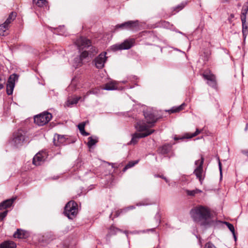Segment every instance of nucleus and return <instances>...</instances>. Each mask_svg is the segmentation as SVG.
Segmentation results:
<instances>
[{
  "instance_id": "3c124183",
  "label": "nucleus",
  "mask_w": 248,
  "mask_h": 248,
  "mask_svg": "<svg viewBox=\"0 0 248 248\" xmlns=\"http://www.w3.org/2000/svg\"><path fill=\"white\" fill-rule=\"evenodd\" d=\"M165 23L166 24H169V23H167V22H165Z\"/></svg>"
},
{
  "instance_id": "ea45409f",
  "label": "nucleus",
  "mask_w": 248,
  "mask_h": 248,
  "mask_svg": "<svg viewBox=\"0 0 248 248\" xmlns=\"http://www.w3.org/2000/svg\"><path fill=\"white\" fill-rule=\"evenodd\" d=\"M156 177H159L162 178L163 179H164L166 181V183H168L169 182V180L167 178H166L165 177L163 176V175H156Z\"/></svg>"
},
{
  "instance_id": "0eeeda50",
  "label": "nucleus",
  "mask_w": 248,
  "mask_h": 248,
  "mask_svg": "<svg viewBox=\"0 0 248 248\" xmlns=\"http://www.w3.org/2000/svg\"><path fill=\"white\" fill-rule=\"evenodd\" d=\"M204 161V158L202 156H201V159L198 160H196L195 162V165L196 166V167L194 171V173L196 176L197 178L199 179L201 184H202V181L203 180L204 178L202 177L203 174V163Z\"/></svg>"
},
{
  "instance_id": "a19ab883",
  "label": "nucleus",
  "mask_w": 248,
  "mask_h": 248,
  "mask_svg": "<svg viewBox=\"0 0 248 248\" xmlns=\"http://www.w3.org/2000/svg\"><path fill=\"white\" fill-rule=\"evenodd\" d=\"M218 159V166H219V171H220V175L222 176L221 164L219 159Z\"/></svg>"
},
{
  "instance_id": "39448f33",
  "label": "nucleus",
  "mask_w": 248,
  "mask_h": 248,
  "mask_svg": "<svg viewBox=\"0 0 248 248\" xmlns=\"http://www.w3.org/2000/svg\"><path fill=\"white\" fill-rule=\"evenodd\" d=\"M52 118V115L48 112H43L34 117V123L39 126H43L48 123Z\"/></svg>"
},
{
  "instance_id": "37998d69",
  "label": "nucleus",
  "mask_w": 248,
  "mask_h": 248,
  "mask_svg": "<svg viewBox=\"0 0 248 248\" xmlns=\"http://www.w3.org/2000/svg\"><path fill=\"white\" fill-rule=\"evenodd\" d=\"M185 6V5L183 3H182L181 5H179L177 8H179L180 7V9L179 10H181L182 9L183 7H184V6Z\"/></svg>"
},
{
  "instance_id": "9b49d317",
  "label": "nucleus",
  "mask_w": 248,
  "mask_h": 248,
  "mask_svg": "<svg viewBox=\"0 0 248 248\" xmlns=\"http://www.w3.org/2000/svg\"><path fill=\"white\" fill-rule=\"evenodd\" d=\"M144 115L147 123L149 124L147 125L148 126V128H149L150 127L153 126L156 122L157 118L154 113L150 110H147L144 112Z\"/></svg>"
},
{
  "instance_id": "aec40b11",
  "label": "nucleus",
  "mask_w": 248,
  "mask_h": 248,
  "mask_svg": "<svg viewBox=\"0 0 248 248\" xmlns=\"http://www.w3.org/2000/svg\"><path fill=\"white\" fill-rule=\"evenodd\" d=\"M16 244L11 241H5L3 243L0 244V248H16Z\"/></svg>"
},
{
  "instance_id": "f3484780",
  "label": "nucleus",
  "mask_w": 248,
  "mask_h": 248,
  "mask_svg": "<svg viewBox=\"0 0 248 248\" xmlns=\"http://www.w3.org/2000/svg\"><path fill=\"white\" fill-rule=\"evenodd\" d=\"M15 199H10L0 203V210L5 209L12 206Z\"/></svg>"
},
{
  "instance_id": "f8f14e48",
  "label": "nucleus",
  "mask_w": 248,
  "mask_h": 248,
  "mask_svg": "<svg viewBox=\"0 0 248 248\" xmlns=\"http://www.w3.org/2000/svg\"><path fill=\"white\" fill-rule=\"evenodd\" d=\"M138 26V21H128L121 24L117 25L116 28L125 29L127 30H134Z\"/></svg>"
},
{
  "instance_id": "b1692460",
  "label": "nucleus",
  "mask_w": 248,
  "mask_h": 248,
  "mask_svg": "<svg viewBox=\"0 0 248 248\" xmlns=\"http://www.w3.org/2000/svg\"><path fill=\"white\" fill-rule=\"evenodd\" d=\"M78 86V81L76 79H73L70 85L68 87L67 90L68 91H75L77 90L78 89V87H77Z\"/></svg>"
},
{
  "instance_id": "f03ea898",
  "label": "nucleus",
  "mask_w": 248,
  "mask_h": 248,
  "mask_svg": "<svg viewBox=\"0 0 248 248\" xmlns=\"http://www.w3.org/2000/svg\"><path fill=\"white\" fill-rule=\"evenodd\" d=\"M75 44L79 50L84 49L79 57L74 59L75 66L78 67L81 65L82 61L89 57L91 58L94 54L97 53L96 48L91 45V42L84 37H79L75 42Z\"/></svg>"
},
{
  "instance_id": "bb28decb",
  "label": "nucleus",
  "mask_w": 248,
  "mask_h": 248,
  "mask_svg": "<svg viewBox=\"0 0 248 248\" xmlns=\"http://www.w3.org/2000/svg\"><path fill=\"white\" fill-rule=\"evenodd\" d=\"M16 12H13L11 13L4 23L9 26V25L16 18Z\"/></svg>"
},
{
  "instance_id": "c03bdc74",
  "label": "nucleus",
  "mask_w": 248,
  "mask_h": 248,
  "mask_svg": "<svg viewBox=\"0 0 248 248\" xmlns=\"http://www.w3.org/2000/svg\"><path fill=\"white\" fill-rule=\"evenodd\" d=\"M232 235H233V238H234V239L235 241H236V240H237V238H236V236L235 234V232H234V233H232Z\"/></svg>"
},
{
  "instance_id": "c85d7f7f",
  "label": "nucleus",
  "mask_w": 248,
  "mask_h": 248,
  "mask_svg": "<svg viewBox=\"0 0 248 248\" xmlns=\"http://www.w3.org/2000/svg\"><path fill=\"white\" fill-rule=\"evenodd\" d=\"M248 11V2H246L243 6L241 16V19L245 17L246 19V15Z\"/></svg>"
},
{
  "instance_id": "c756f323",
  "label": "nucleus",
  "mask_w": 248,
  "mask_h": 248,
  "mask_svg": "<svg viewBox=\"0 0 248 248\" xmlns=\"http://www.w3.org/2000/svg\"><path fill=\"white\" fill-rule=\"evenodd\" d=\"M186 193L188 196H194L196 194L202 192V191L199 189H195L192 190H186Z\"/></svg>"
},
{
  "instance_id": "20e7f679",
  "label": "nucleus",
  "mask_w": 248,
  "mask_h": 248,
  "mask_svg": "<svg viewBox=\"0 0 248 248\" xmlns=\"http://www.w3.org/2000/svg\"><path fill=\"white\" fill-rule=\"evenodd\" d=\"M78 213V205L74 201L69 202L64 208V214L68 218L72 219Z\"/></svg>"
},
{
  "instance_id": "f704fd0d",
  "label": "nucleus",
  "mask_w": 248,
  "mask_h": 248,
  "mask_svg": "<svg viewBox=\"0 0 248 248\" xmlns=\"http://www.w3.org/2000/svg\"><path fill=\"white\" fill-rule=\"evenodd\" d=\"M223 223L225 224L228 229L230 230V231L232 232V233H234V232H235L234 226L232 224L230 223L229 222L224 221L223 222Z\"/></svg>"
},
{
  "instance_id": "2f4dec72",
  "label": "nucleus",
  "mask_w": 248,
  "mask_h": 248,
  "mask_svg": "<svg viewBox=\"0 0 248 248\" xmlns=\"http://www.w3.org/2000/svg\"><path fill=\"white\" fill-rule=\"evenodd\" d=\"M138 163V160L129 162L123 169V171H125L127 169L134 166Z\"/></svg>"
},
{
  "instance_id": "4c0bfd02",
  "label": "nucleus",
  "mask_w": 248,
  "mask_h": 248,
  "mask_svg": "<svg viewBox=\"0 0 248 248\" xmlns=\"http://www.w3.org/2000/svg\"><path fill=\"white\" fill-rule=\"evenodd\" d=\"M5 83V78L0 76V89L3 88V84Z\"/></svg>"
},
{
  "instance_id": "e433bc0d",
  "label": "nucleus",
  "mask_w": 248,
  "mask_h": 248,
  "mask_svg": "<svg viewBox=\"0 0 248 248\" xmlns=\"http://www.w3.org/2000/svg\"><path fill=\"white\" fill-rule=\"evenodd\" d=\"M85 126V123L84 122L78 124V127L79 129V130L80 133H81L82 132H83L85 130H84Z\"/></svg>"
},
{
  "instance_id": "393cba45",
  "label": "nucleus",
  "mask_w": 248,
  "mask_h": 248,
  "mask_svg": "<svg viewBox=\"0 0 248 248\" xmlns=\"http://www.w3.org/2000/svg\"><path fill=\"white\" fill-rule=\"evenodd\" d=\"M88 140L87 145L89 148H91L98 142V138L96 137H90Z\"/></svg>"
},
{
  "instance_id": "412c9836",
  "label": "nucleus",
  "mask_w": 248,
  "mask_h": 248,
  "mask_svg": "<svg viewBox=\"0 0 248 248\" xmlns=\"http://www.w3.org/2000/svg\"><path fill=\"white\" fill-rule=\"evenodd\" d=\"M241 21L242 22V32L243 37L245 39L246 37V36L247 35L248 33V25L246 23V19H245V17H243L242 19H241Z\"/></svg>"
},
{
  "instance_id": "423d86ee",
  "label": "nucleus",
  "mask_w": 248,
  "mask_h": 248,
  "mask_svg": "<svg viewBox=\"0 0 248 248\" xmlns=\"http://www.w3.org/2000/svg\"><path fill=\"white\" fill-rule=\"evenodd\" d=\"M24 140L25 133L24 131L21 130H18L14 133L13 138L10 142L12 145L18 147L22 145Z\"/></svg>"
},
{
  "instance_id": "a878e982",
  "label": "nucleus",
  "mask_w": 248,
  "mask_h": 248,
  "mask_svg": "<svg viewBox=\"0 0 248 248\" xmlns=\"http://www.w3.org/2000/svg\"><path fill=\"white\" fill-rule=\"evenodd\" d=\"M9 26L5 23L0 25V35L2 36L6 35L7 34V31L8 29Z\"/></svg>"
},
{
  "instance_id": "4be33fe9",
  "label": "nucleus",
  "mask_w": 248,
  "mask_h": 248,
  "mask_svg": "<svg viewBox=\"0 0 248 248\" xmlns=\"http://www.w3.org/2000/svg\"><path fill=\"white\" fill-rule=\"evenodd\" d=\"M171 147V146L169 144L164 145L158 149V153L162 155L167 154L170 151Z\"/></svg>"
},
{
  "instance_id": "79ce46f5",
  "label": "nucleus",
  "mask_w": 248,
  "mask_h": 248,
  "mask_svg": "<svg viewBox=\"0 0 248 248\" xmlns=\"http://www.w3.org/2000/svg\"><path fill=\"white\" fill-rule=\"evenodd\" d=\"M81 134V135H82L83 136H87L89 135V133L88 132H86L85 130L83 132H82Z\"/></svg>"
},
{
  "instance_id": "de8ad7c7",
  "label": "nucleus",
  "mask_w": 248,
  "mask_h": 248,
  "mask_svg": "<svg viewBox=\"0 0 248 248\" xmlns=\"http://www.w3.org/2000/svg\"><path fill=\"white\" fill-rule=\"evenodd\" d=\"M246 155L248 156V151L246 152Z\"/></svg>"
},
{
  "instance_id": "7ed1b4c3",
  "label": "nucleus",
  "mask_w": 248,
  "mask_h": 248,
  "mask_svg": "<svg viewBox=\"0 0 248 248\" xmlns=\"http://www.w3.org/2000/svg\"><path fill=\"white\" fill-rule=\"evenodd\" d=\"M135 128L140 133H135L132 135V139L129 144H136L140 139L146 137L154 132V130L150 129L148 126L142 121H138L135 125Z\"/></svg>"
},
{
  "instance_id": "473e14b6",
  "label": "nucleus",
  "mask_w": 248,
  "mask_h": 248,
  "mask_svg": "<svg viewBox=\"0 0 248 248\" xmlns=\"http://www.w3.org/2000/svg\"><path fill=\"white\" fill-rule=\"evenodd\" d=\"M185 106V104L183 103L181 105H180V106H179L178 107L172 108L170 111L172 113L179 112L184 108V107Z\"/></svg>"
},
{
  "instance_id": "1a4fd4ad",
  "label": "nucleus",
  "mask_w": 248,
  "mask_h": 248,
  "mask_svg": "<svg viewBox=\"0 0 248 248\" xmlns=\"http://www.w3.org/2000/svg\"><path fill=\"white\" fill-rule=\"evenodd\" d=\"M106 54V52L101 53L94 59L93 62L97 68L102 69L104 67L107 59Z\"/></svg>"
},
{
  "instance_id": "7c9ffc66",
  "label": "nucleus",
  "mask_w": 248,
  "mask_h": 248,
  "mask_svg": "<svg viewBox=\"0 0 248 248\" xmlns=\"http://www.w3.org/2000/svg\"><path fill=\"white\" fill-rule=\"evenodd\" d=\"M33 4L38 7H43L46 4V0H32Z\"/></svg>"
},
{
  "instance_id": "6e6552de",
  "label": "nucleus",
  "mask_w": 248,
  "mask_h": 248,
  "mask_svg": "<svg viewBox=\"0 0 248 248\" xmlns=\"http://www.w3.org/2000/svg\"><path fill=\"white\" fill-rule=\"evenodd\" d=\"M134 43L135 39H130L126 40L121 44L112 46L111 48L113 50L128 49L134 45Z\"/></svg>"
},
{
  "instance_id": "ddd939ff",
  "label": "nucleus",
  "mask_w": 248,
  "mask_h": 248,
  "mask_svg": "<svg viewBox=\"0 0 248 248\" xmlns=\"http://www.w3.org/2000/svg\"><path fill=\"white\" fill-rule=\"evenodd\" d=\"M46 159V154L45 152H39L33 158L32 163L35 166L41 165Z\"/></svg>"
},
{
  "instance_id": "2eb2a0df",
  "label": "nucleus",
  "mask_w": 248,
  "mask_h": 248,
  "mask_svg": "<svg viewBox=\"0 0 248 248\" xmlns=\"http://www.w3.org/2000/svg\"><path fill=\"white\" fill-rule=\"evenodd\" d=\"M53 142L56 146H61L69 143V141H67V139L63 135L55 134L53 138Z\"/></svg>"
},
{
  "instance_id": "f257e3e1",
  "label": "nucleus",
  "mask_w": 248,
  "mask_h": 248,
  "mask_svg": "<svg viewBox=\"0 0 248 248\" xmlns=\"http://www.w3.org/2000/svg\"><path fill=\"white\" fill-rule=\"evenodd\" d=\"M190 215L193 220L205 228L215 224L214 218L210 209L203 206H198L190 211Z\"/></svg>"
},
{
  "instance_id": "c9c22d12",
  "label": "nucleus",
  "mask_w": 248,
  "mask_h": 248,
  "mask_svg": "<svg viewBox=\"0 0 248 248\" xmlns=\"http://www.w3.org/2000/svg\"><path fill=\"white\" fill-rule=\"evenodd\" d=\"M151 203L150 202H149L148 200H145V201H142L141 202H138L136 204V205L137 206H146V205H150L151 204Z\"/></svg>"
},
{
  "instance_id": "4468645a",
  "label": "nucleus",
  "mask_w": 248,
  "mask_h": 248,
  "mask_svg": "<svg viewBox=\"0 0 248 248\" xmlns=\"http://www.w3.org/2000/svg\"><path fill=\"white\" fill-rule=\"evenodd\" d=\"M16 75L13 74L10 76L7 81L6 92L8 95L12 94L15 87V80Z\"/></svg>"
},
{
  "instance_id": "a18cd8bd",
  "label": "nucleus",
  "mask_w": 248,
  "mask_h": 248,
  "mask_svg": "<svg viewBox=\"0 0 248 248\" xmlns=\"http://www.w3.org/2000/svg\"><path fill=\"white\" fill-rule=\"evenodd\" d=\"M154 230H155V229H151L147 230V231H154Z\"/></svg>"
},
{
  "instance_id": "5701e85b",
  "label": "nucleus",
  "mask_w": 248,
  "mask_h": 248,
  "mask_svg": "<svg viewBox=\"0 0 248 248\" xmlns=\"http://www.w3.org/2000/svg\"><path fill=\"white\" fill-rule=\"evenodd\" d=\"M135 208V206H134V205H130V206H128L127 207H125L124 208L118 210H117L116 212V213H115V217H117L119 216H120L121 214H123V213H125L126 212H127L128 211H129L130 210L134 209Z\"/></svg>"
},
{
  "instance_id": "a211bd4d",
  "label": "nucleus",
  "mask_w": 248,
  "mask_h": 248,
  "mask_svg": "<svg viewBox=\"0 0 248 248\" xmlns=\"http://www.w3.org/2000/svg\"><path fill=\"white\" fill-rule=\"evenodd\" d=\"M118 89L117 83L116 81H111L107 83L105 87L103 88V90L110 91Z\"/></svg>"
},
{
  "instance_id": "72a5a7b5",
  "label": "nucleus",
  "mask_w": 248,
  "mask_h": 248,
  "mask_svg": "<svg viewBox=\"0 0 248 248\" xmlns=\"http://www.w3.org/2000/svg\"><path fill=\"white\" fill-rule=\"evenodd\" d=\"M201 132L202 130H200L199 129H196V130L194 133L190 134H187L186 138L187 139L192 138L199 135Z\"/></svg>"
},
{
  "instance_id": "8fccbe9b",
  "label": "nucleus",
  "mask_w": 248,
  "mask_h": 248,
  "mask_svg": "<svg viewBox=\"0 0 248 248\" xmlns=\"http://www.w3.org/2000/svg\"><path fill=\"white\" fill-rule=\"evenodd\" d=\"M175 49L176 50L179 51V50H178V49H177V48H175Z\"/></svg>"
},
{
  "instance_id": "49530a36",
  "label": "nucleus",
  "mask_w": 248,
  "mask_h": 248,
  "mask_svg": "<svg viewBox=\"0 0 248 248\" xmlns=\"http://www.w3.org/2000/svg\"><path fill=\"white\" fill-rule=\"evenodd\" d=\"M248 128V124H247L246 126L245 127V130L246 131L247 130Z\"/></svg>"
},
{
  "instance_id": "cd10ccee",
  "label": "nucleus",
  "mask_w": 248,
  "mask_h": 248,
  "mask_svg": "<svg viewBox=\"0 0 248 248\" xmlns=\"http://www.w3.org/2000/svg\"><path fill=\"white\" fill-rule=\"evenodd\" d=\"M100 93V90L98 88L93 89L86 93V94L83 96L82 101H84L85 99L90 94H98Z\"/></svg>"
},
{
  "instance_id": "9d476101",
  "label": "nucleus",
  "mask_w": 248,
  "mask_h": 248,
  "mask_svg": "<svg viewBox=\"0 0 248 248\" xmlns=\"http://www.w3.org/2000/svg\"><path fill=\"white\" fill-rule=\"evenodd\" d=\"M202 76L204 79L207 80V83L210 86L215 88H216L217 81L216 77L210 71H205L203 73Z\"/></svg>"
},
{
  "instance_id": "58836bf2",
  "label": "nucleus",
  "mask_w": 248,
  "mask_h": 248,
  "mask_svg": "<svg viewBox=\"0 0 248 248\" xmlns=\"http://www.w3.org/2000/svg\"><path fill=\"white\" fill-rule=\"evenodd\" d=\"M7 213L8 211H5L3 212L0 213V221L7 216Z\"/></svg>"
},
{
  "instance_id": "09e8293b",
  "label": "nucleus",
  "mask_w": 248,
  "mask_h": 248,
  "mask_svg": "<svg viewBox=\"0 0 248 248\" xmlns=\"http://www.w3.org/2000/svg\"><path fill=\"white\" fill-rule=\"evenodd\" d=\"M231 17H233V15H231Z\"/></svg>"
},
{
  "instance_id": "6ab92c4d",
  "label": "nucleus",
  "mask_w": 248,
  "mask_h": 248,
  "mask_svg": "<svg viewBox=\"0 0 248 248\" xmlns=\"http://www.w3.org/2000/svg\"><path fill=\"white\" fill-rule=\"evenodd\" d=\"M28 232L22 230L18 229L16 232H15L14 236L15 238L20 239L25 238L28 236Z\"/></svg>"
},
{
  "instance_id": "dca6fc26",
  "label": "nucleus",
  "mask_w": 248,
  "mask_h": 248,
  "mask_svg": "<svg viewBox=\"0 0 248 248\" xmlns=\"http://www.w3.org/2000/svg\"><path fill=\"white\" fill-rule=\"evenodd\" d=\"M81 97L80 96H77L75 95L69 96L67 101L65 103V107H72L74 105L77 104L78 101L81 100L82 101Z\"/></svg>"
}]
</instances>
